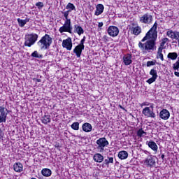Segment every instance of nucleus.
I'll return each instance as SVG.
<instances>
[{"label": "nucleus", "instance_id": "1", "mask_svg": "<svg viewBox=\"0 0 179 179\" xmlns=\"http://www.w3.org/2000/svg\"><path fill=\"white\" fill-rule=\"evenodd\" d=\"M146 40H149L146 41ZM156 40H157V22H155L150 29L146 33L141 41H146L145 43L139 42L138 47L143 51H155L156 50Z\"/></svg>", "mask_w": 179, "mask_h": 179}, {"label": "nucleus", "instance_id": "2", "mask_svg": "<svg viewBox=\"0 0 179 179\" xmlns=\"http://www.w3.org/2000/svg\"><path fill=\"white\" fill-rule=\"evenodd\" d=\"M37 44L41 50H49L51 44H52V38L46 34L41 38Z\"/></svg>", "mask_w": 179, "mask_h": 179}, {"label": "nucleus", "instance_id": "3", "mask_svg": "<svg viewBox=\"0 0 179 179\" xmlns=\"http://www.w3.org/2000/svg\"><path fill=\"white\" fill-rule=\"evenodd\" d=\"M37 38H38V35H37V34H26L24 45H25V47H31V45H34L36 41H37Z\"/></svg>", "mask_w": 179, "mask_h": 179}, {"label": "nucleus", "instance_id": "4", "mask_svg": "<svg viewBox=\"0 0 179 179\" xmlns=\"http://www.w3.org/2000/svg\"><path fill=\"white\" fill-rule=\"evenodd\" d=\"M72 25L71 24V20H66L62 27L59 29V33H70L72 34Z\"/></svg>", "mask_w": 179, "mask_h": 179}, {"label": "nucleus", "instance_id": "5", "mask_svg": "<svg viewBox=\"0 0 179 179\" xmlns=\"http://www.w3.org/2000/svg\"><path fill=\"white\" fill-rule=\"evenodd\" d=\"M96 145H98L96 148L98 149V150H99V152H104V148H106V146H108V141L104 137L100 138L96 141Z\"/></svg>", "mask_w": 179, "mask_h": 179}, {"label": "nucleus", "instance_id": "6", "mask_svg": "<svg viewBox=\"0 0 179 179\" xmlns=\"http://www.w3.org/2000/svg\"><path fill=\"white\" fill-rule=\"evenodd\" d=\"M153 105H151L150 107H145L143 109L142 113L148 118H155L156 117V114L153 113Z\"/></svg>", "mask_w": 179, "mask_h": 179}, {"label": "nucleus", "instance_id": "7", "mask_svg": "<svg viewBox=\"0 0 179 179\" xmlns=\"http://www.w3.org/2000/svg\"><path fill=\"white\" fill-rule=\"evenodd\" d=\"M8 114H9L8 108H5L4 106H0V124H2V122H6Z\"/></svg>", "mask_w": 179, "mask_h": 179}, {"label": "nucleus", "instance_id": "8", "mask_svg": "<svg viewBox=\"0 0 179 179\" xmlns=\"http://www.w3.org/2000/svg\"><path fill=\"white\" fill-rule=\"evenodd\" d=\"M153 20V17L149 13L144 14L140 17L141 23H144L145 24H150Z\"/></svg>", "mask_w": 179, "mask_h": 179}, {"label": "nucleus", "instance_id": "9", "mask_svg": "<svg viewBox=\"0 0 179 179\" xmlns=\"http://www.w3.org/2000/svg\"><path fill=\"white\" fill-rule=\"evenodd\" d=\"M107 33L110 37H117L120 33V29L115 26H110L107 29Z\"/></svg>", "mask_w": 179, "mask_h": 179}, {"label": "nucleus", "instance_id": "10", "mask_svg": "<svg viewBox=\"0 0 179 179\" xmlns=\"http://www.w3.org/2000/svg\"><path fill=\"white\" fill-rule=\"evenodd\" d=\"M147 167H155L156 166V159L152 155L148 156L144 161Z\"/></svg>", "mask_w": 179, "mask_h": 179}, {"label": "nucleus", "instance_id": "11", "mask_svg": "<svg viewBox=\"0 0 179 179\" xmlns=\"http://www.w3.org/2000/svg\"><path fill=\"white\" fill-rule=\"evenodd\" d=\"M63 48H66L68 51L72 50V38H68L67 39L63 40L62 42Z\"/></svg>", "mask_w": 179, "mask_h": 179}, {"label": "nucleus", "instance_id": "12", "mask_svg": "<svg viewBox=\"0 0 179 179\" xmlns=\"http://www.w3.org/2000/svg\"><path fill=\"white\" fill-rule=\"evenodd\" d=\"M83 50H85V46L78 45L73 49V52L76 54L77 58H80V55H82V51H83Z\"/></svg>", "mask_w": 179, "mask_h": 179}, {"label": "nucleus", "instance_id": "13", "mask_svg": "<svg viewBox=\"0 0 179 179\" xmlns=\"http://www.w3.org/2000/svg\"><path fill=\"white\" fill-rule=\"evenodd\" d=\"M159 117L162 120H169V118H170V112H169L167 109H163L159 113Z\"/></svg>", "mask_w": 179, "mask_h": 179}, {"label": "nucleus", "instance_id": "14", "mask_svg": "<svg viewBox=\"0 0 179 179\" xmlns=\"http://www.w3.org/2000/svg\"><path fill=\"white\" fill-rule=\"evenodd\" d=\"M132 55L131 54H127L123 57V62L124 65L128 66L132 64Z\"/></svg>", "mask_w": 179, "mask_h": 179}, {"label": "nucleus", "instance_id": "15", "mask_svg": "<svg viewBox=\"0 0 179 179\" xmlns=\"http://www.w3.org/2000/svg\"><path fill=\"white\" fill-rule=\"evenodd\" d=\"M13 170L16 173H22L23 171V164L20 162H15L13 164Z\"/></svg>", "mask_w": 179, "mask_h": 179}, {"label": "nucleus", "instance_id": "16", "mask_svg": "<svg viewBox=\"0 0 179 179\" xmlns=\"http://www.w3.org/2000/svg\"><path fill=\"white\" fill-rule=\"evenodd\" d=\"M103 12H104V6H103V4L96 5L94 15L99 16V15H101Z\"/></svg>", "mask_w": 179, "mask_h": 179}, {"label": "nucleus", "instance_id": "17", "mask_svg": "<svg viewBox=\"0 0 179 179\" xmlns=\"http://www.w3.org/2000/svg\"><path fill=\"white\" fill-rule=\"evenodd\" d=\"M146 143L148 144V146L150 149H152V150H153V152H157V149H159V147L155 141H147Z\"/></svg>", "mask_w": 179, "mask_h": 179}, {"label": "nucleus", "instance_id": "18", "mask_svg": "<svg viewBox=\"0 0 179 179\" xmlns=\"http://www.w3.org/2000/svg\"><path fill=\"white\" fill-rule=\"evenodd\" d=\"M93 159L96 163H103V160H104V157L100 153H96L94 155Z\"/></svg>", "mask_w": 179, "mask_h": 179}, {"label": "nucleus", "instance_id": "19", "mask_svg": "<svg viewBox=\"0 0 179 179\" xmlns=\"http://www.w3.org/2000/svg\"><path fill=\"white\" fill-rule=\"evenodd\" d=\"M74 33H77L78 36H81V34H83V33H85V30L83 29V28H82V27H80V25L76 24L74 25Z\"/></svg>", "mask_w": 179, "mask_h": 179}, {"label": "nucleus", "instance_id": "20", "mask_svg": "<svg viewBox=\"0 0 179 179\" xmlns=\"http://www.w3.org/2000/svg\"><path fill=\"white\" fill-rule=\"evenodd\" d=\"M92 127L90 123L86 122L83 124V131L84 132H92Z\"/></svg>", "mask_w": 179, "mask_h": 179}, {"label": "nucleus", "instance_id": "21", "mask_svg": "<svg viewBox=\"0 0 179 179\" xmlns=\"http://www.w3.org/2000/svg\"><path fill=\"white\" fill-rule=\"evenodd\" d=\"M41 121L43 124H47L51 122V115L48 114H45L43 117H42Z\"/></svg>", "mask_w": 179, "mask_h": 179}, {"label": "nucleus", "instance_id": "22", "mask_svg": "<svg viewBox=\"0 0 179 179\" xmlns=\"http://www.w3.org/2000/svg\"><path fill=\"white\" fill-rule=\"evenodd\" d=\"M131 31H133V34H134V36H139V34H141V32L142 31V29H141V27L137 26V27H132L131 28Z\"/></svg>", "mask_w": 179, "mask_h": 179}, {"label": "nucleus", "instance_id": "23", "mask_svg": "<svg viewBox=\"0 0 179 179\" xmlns=\"http://www.w3.org/2000/svg\"><path fill=\"white\" fill-rule=\"evenodd\" d=\"M17 20L18 22V24H19L20 27H24V25L26 24V23L30 22L29 18H26L25 20H22L20 18H17Z\"/></svg>", "mask_w": 179, "mask_h": 179}, {"label": "nucleus", "instance_id": "24", "mask_svg": "<svg viewBox=\"0 0 179 179\" xmlns=\"http://www.w3.org/2000/svg\"><path fill=\"white\" fill-rule=\"evenodd\" d=\"M118 157L121 160H125V159L128 158V152H127V151H120V152H119Z\"/></svg>", "mask_w": 179, "mask_h": 179}, {"label": "nucleus", "instance_id": "25", "mask_svg": "<svg viewBox=\"0 0 179 179\" xmlns=\"http://www.w3.org/2000/svg\"><path fill=\"white\" fill-rule=\"evenodd\" d=\"M41 174L44 177H50L51 174H52V172L50 169H48L47 168L42 169Z\"/></svg>", "mask_w": 179, "mask_h": 179}, {"label": "nucleus", "instance_id": "26", "mask_svg": "<svg viewBox=\"0 0 179 179\" xmlns=\"http://www.w3.org/2000/svg\"><path fill=\"white\" fill-rule=\"evenodd\" d=\"M110 163H114L113 157H108L107 159H104L102 167H106V166L108 167V164H110Z\"/></svg>", "mask_w": 179, "mask_h": 179}, {"label": "nucleus", "instance_id": "27", "mask_svg": "<svg viewBox=\"0 0 179 179\" xmlns=\"http://www.w3.org/2000/svg\"><path fill=\"white\" fill-rule=\"evenodd\" d=\"M176 32L177 31L169 30L166 31V36L167 37H169V38L174 40V37L176 36Z\"/></svg>", "mask_w": 179, "mask_h": 179}, {"label": "nucleus", "instance_id": "28", "mask_svg": "<svg viewBox=\"0 0 179 179\" xmlns=\"http://www.w3.org/2000/svg\"><path fill=\"white\" fill-rule=\"evenodd\" d=\"M167 57L169 59H172V61H174L177 59L178 55L177 54V52H169Z\"/></svg>", "mask_w": 179, "mask_h": 179}, {"label": "nucleus", "instance_id": "29", "mask_svg": "<svg viewBox=\"0 0 179 179\" xmlns=\"http://www.w3.org/2000/svg\"><path fill=\"white\" fill-rule=\"evenodd\" d=\"M66 9L70 10V12H72V10H76V7H75V5H73V3H69L66 6Z\"/></svg>", "mask_w": 179, "mask_h": 179}, {"label": "nucleus", "instance_id": "30", "mask_svg": "<svg viewBox=\"0 0 179 179\" xmlns=\"http://www.w3.org/2000/svg\"><path fill=\"white\" fill-rule=\"evenodd\" d=\"M143 135H146V132L145 131H143V129H139L137 131V136H138L139 138H142V136H143Z\"/></svg>", "mask_w": 179, "mask_h": 179}, {"label": "nucleus", "instance_id": "31", "mask_svg": "<svg viewBox=\"0 0 179 179\" xmlns=\"http://www.w3.org/2000/svg\"><path fill=\"white\" fill-rule=\"evenodd\" d=\"M31 56L34 57V58H43V55H39L37 50H35L34 52H32Z\"/></svg>", "mask_w": 179, "mask_h": 179}, {"label": "nucleus", "instance_id": "32", "mask_svg": "<svg viewBox=\"0 0 179 179\" xmlns=\"http://www.w3.org/2000/svg\"><path fill=\"white\" fill-rule=\"evenodd\" d=\"M150 75L152 76V78L157 79V71L155 70L154 69L150 70Z\"/></svg>", "mask_w": 179, "mask_h": 179}, {"label": "nucleus", "instance_id": "33", "mask_svg": "<svg viewBox=\"0 0 179 179\" xmlns=\"http://www.w3.org/2000/svg\"><path fill=\"white\" fill-rule=\"evenodd\" d=\"M71 128L74 131H79V122H75L71 124Z\"/></svg>", "mask_w": 179, "mask_h": 179}, {"label": "nucleus", "instance_id": "34", "mask_svg": "<svg viewBox=\"0 0 179 179\" xmlns=\"http://www.w3.org/2000/svg\"><path fill=\"white\" fill-rule=\"evenodd\" d=\"M62 15H64L66 20H71V19H68V16H69V13H71V10L62 11Z\"/></svg>", "mask_w": 179, "mask_h": 179}, {"label": "nucleus", "instance_id": "35", "mask_svg": "<svg viewBox=\"0 0 179 179\" xmlns=\"http://www.w3.org/2000/svg\"><path fill=\"white\" fill-rule=\"evenodd\" d=\"M179 69V60H178L175 64L173 65V69L174 71H177Z\"/></svg>", "mask_w": 179, "mask_h": 179}, {"label": "nucleus", "instance_id": "36", "mask_svg": "<svg viewBox=\"0 0 179 179\" xmlns=\"http://www.w3.org/2000/svg\"><path fill=\"white\" fill-rule=\"evenodd\" d=\"M153 65H156V60L147 62V66L148 67L153 66Z\"/></svg>", "mask_w": 179, "mask_h": 179}, {"label": "nucleus", "instance_id": "37", "mask_svg": "<svg viewBox=\"0 0 179 179\" xmlns=\"http://www.w3.org/2000/svg\"><path fill=\"white\" fill-rule=\"evenodd\" d=\"M36 6H37L38 9H41L44 6V3L43 2H37L36 4Z\"/></svg>", "mask_w": 179, "mask_h": 179}, {"label": "nucleus", "instance_id": "38", "mask_svg": "<svg viewBox=\"0 0 179 179\" xmlns=\"http://www.w3.org/2000/svg\"><path fill=\"white\" fill-rule=\"evenodd\" d=\"M156 79L157 78L152 77L147 80V83H148L149 85H152V83H153V82H156Z\"/></svg>", "mask_w": 179, "mask_h": 179}, {"label": "nucleus", "instance_id": "39", "mask_svg": "<svg viewBox=\"0 0 179 179\" xmlns=\"http://www.w3.org/2000/svg\"><path fill=\"white\" fill-rule=\"evenodd\" d=\"M85 41H86V36H83V38L80 41L79 45L85 47Z\"/></svg>", "mask_w": 179, "mask_h": 179}, {"label": "nucleus", "instance_id": "40", "mask_svg": "<svg viewBox=\"0 0 179 179\" xmlns=\"http://www.w3.org/2000/svg\"><path fill=\"white\" fill-rule=\"evenodd\" d=\"M157 58L161 59V61H164V57H163V53H157Z\"/></svg>", "mask_w": 179, "mask_h": 179}, {"label": "nucleus", "instance_id": "41", "mask_svg": "<svg viewBox=\"0 0 179 179\" xmlns=\"http://www.w3.org/2000/svg\"><path fill=\"white\" fill-rule=\"evenodd\" d=\"M169 41H170V39H169V38H163L162 39V42L161 43H162V44H166V43H167Z\"/></svg>", "mask_w": 179, "mask_h": 179}, {"label": "nucleus", "instance_id": "42", "mask_svg": "<svg viewBox=\"0 0 179 179\" xmlns=\"http://www.w3.org/2000/svg\"><path fill=\"white\" fill-rule=\"evenodd\" d=\"M163 50H164L163 48H159L157 54H162Z\"/></svg>", "mask_w": 179, "mask_h": 179}, {"label": "nucleus", "instance_id": "43", "mask_svg": "<svg viewBox=\"0 0 179 179\" xmlns=\"http://www.w3.org/2000/svg\"><path fill=\"white\" fill-rule=\"evenodd\" d=\"M103 40L106 42L108 41V36H107V35H104L103 36Z\"/></svg>", "mask_w": 179, "mask_h": 179}, {"label": "nucleus", "instance_id": "44", "mask_svg": "<svg viewBox=\"0 0 179 179\" xmlns=\"http://www.w3.org/2000/svg\"><path fill=\"white\" fill-rule=\"evenodd\" d=\"M159 48H162L164 50V48H166L165 44L161 42Z\"/></svg>", "mask_w": 179, "mask_h": 179}, {"label": "nucleus", "instance_id": "45", "mask_svg": "<svg viewBox=\"0 0 179 179\" xmlns=\"http://www.w3.org/2000/svg\"><path fill=\"white\" fill-rule=\"evenodd\" d=\"M55 148H56V149H59L61 148V145H59V143H56Z\"/></svg>", "mask_w": 179, "mask_h": 179}, {"label": "nucleus", "instance_id": "46", "mask_svg": "<svg viewBox=\"0 0 179 179\" xmlns=\"http://www.w3.org/2000/svg\"><path fill=\"white\" fill-rule=\"evenodd\" d=\"M103 22H99L98 24L99 27H103Z\"/></svg>", "mask_w": 179, "mask_h": 179}, {"label": "nucleus", "instance_id": "47", "mask_svg": "<svg viewBox=\"0 0 179 179\" xmlns=\"http://www.w3.org/2000/svg\"><path fill=\"white\" fill-rule=\"evenodd\" d=\"M175 75L176 76H178V78H179V72L176 71Z\"/></svg>", "mask_w": 179, "mask_h": 179}, {"label": "nucleus", "instance_id": "48", "mask_svg": "<svg viewBox=\"0 0 179 179\" xmlns=\"http://www.w3.org/2000/svg\"><path fill=\"white\" fill-rule=\"evenodd\" d=\"M161 158L162 159L163 161H164V154H162L161 155Z\"/></svg>", "mask_w": 179, "mask_h": 179}, {"label": "nucleus", "instance_id": "49", "mask_svg": "<svg viewBox=\"0 0 179 179\" xmlns=\"http://www.w3.org/2000/svg\"><path fill=\"white\" fill-rule=\"evenodd\" d=\"M120 108H121L122 110H125V108L122 107L121 105L119 106Z\"/></svg>", "mask_w": 179, "mask_h": 179}, {"label": "nucleus", "instance_id": "50", "mask_svg": "<svg viewBox=\"0 0 179 179\" xmlns=\"http://www.w3.org/2000/svg\"><path fill=\"white\" fill-rule=\"evenodd\" d=\"M36 82H41V79H39V78H38V79H36Z\"/></svg>", "mask_w": 179, "mask_h": 179}]
</instances>
